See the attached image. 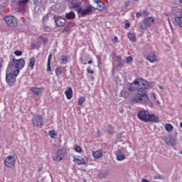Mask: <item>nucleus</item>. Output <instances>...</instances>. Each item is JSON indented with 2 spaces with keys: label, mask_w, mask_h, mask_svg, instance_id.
<instances>
[{
  "label": "nucleus",
  "mask_w": 182,
  "mask_h": 182,
  "mask_svg": "<svg viewBox=\"0 0 182 182\" xmlns=\"http://www.w3.org/2000/svg\"><path fill=\"white\" fill-rule=\"evenodd\" d=\"M129 28H130V23H126L124 24V28L125 29H129Z\"/></svg>",
  "instance_id": "43"
},
{
  "label": "nucleus",
  "mask_w": 182,
  "mask_h": 182,
  "mask_svg": "<svg viewBox=\"0 0 182 182\" xmlns=\"http://www.w3.org/2000/svg\"><path fill=\"white\" fill-rule=\"evenodd\" d=\"M95 2L97 4V9L98 11H103V9H105V4H103V2H102V1L100 0H95Z\"/></svg>",
  "instance_id": "22"
},
{
  "label": "nucleus",
  "mask_w": 182,
  "mask_h": 182,
  "mask_svg": "<svg viewBox=\"0 0 182 182\" xmlns=\"http://www.w3.org/2000/svg\"><path fill=\"white\" fill-rule=\"evenodd\" d=\"M156 22V19L153 16H149L144 18L141 22H140V29L142 31H144L147 29V28H150L153 23Z\"/></svg>",
  "instance_id": "5"
},
{
  "label": "nucleus",
  "mask_w": 182,
  "mask_h": 182,
  "mask_svg": "<svg viewBox=\"0 0 182 182\" xmlns=\"http://www.w3.org/2000/svg\"><path fill=\"white\" fill-rule=\"evenodd\" d=\"M45 89L43 87H33L31 88V90L32 91V93L35 95L36 96H42V92H43Z\"/></svg>",
  "instance_id": "15"
},
{
  "label": "nucleus",
  "mask_w": 182,
  "mask_h": 182,
  "mask_svg": "<svg viewBox=\"0 0 182 182\" xmlns=\"http://www.w3.org/2000/svg\"><path fill=\"white\" fill-rule=\"evenodd\" d=\"M140 16H142L141 11L136 14V18H140Z\"/></svg>",
  "instance_id": "44"
},
{
  "label": "nucleus",
  "mask_w": 182,
  "mask_h": 182,
  "mask_svg": "<svg viewBox=\"0 0 182 182\" xmlns=\"http://www.w3.org/2000/svg\"><path fill=\"white\" fill-rule=\"evenodd\" d=\"M84 65H87V63H84Z\"/></svg>",
  "instance_id": "60"
},
{
  "label": "nucleus",
  "mask_w": 182,
  "mask_h": 182,
  "mask_svg": "<svg viewBox=\"0 0 182 182\" xmlns=\"http://www.w3.org/2000/svg\"><path fill=\"white\" fill-rule=\"evenodd\" d=\"M146 60H149L151 63H154L157 60V58H156V55L154 53H151L149 55L146 57Z\"/></svg>",
  "instance_id": "21"
},
{
  "label": "nucleus",
  "mask_w": 182,
  "mask_h": 182,
  "mask_svg": "<svg viewBox=\"0 0 182 182\" xmlns=\"http://www.w3.org/2000/svg\"><path fill=\"white\" fill-rule=\"evenodd\" d=\"M92 157L95 159V160L102 159V157H103V151L102 150L92 151Z\"/></svg>",
  "instance_id": "17"
},
{
  "label": "nucleus",
  "mask_w": 182,
  "mask_h": 182,
  "mask_svg": "<svg viewBox=\"0 0 182 182\" xmlns=\"http://www.w3.org/2000/svg\"><path fill=\"white\" fill-rule=\"evenodd\" d=\"M19 75V73H16V71H14V70H10L9 68L7 67L6 69V82L9 85V86H14L15 85V82H16V77Z\"/></svg>",
  "instance_id": "4"
},
{
  "label": "nucleus",
  "mask_w": 182,
  "mask_h": 182,
  "mask_svg": "<svg viewBox=\"0 0 182 182\" xmlns=\"http://www.w3.org/2000/svg\"><path fill=\"white\" fill-rule=\"evenodd\" d=\"M92 9V7L90 6H87L86 7V9H82V7H79L77 9V14L78 15H80V16H86V15H89L90 14H91Z\"/></svg>",
  "instance_id": "11"
},
{
  "label": "nucleus",
  "mask_w": 182,
  "mask_h": 182,
  "mask_svg": "<svg viewBox=\"0 0 182 182\" xmlns=\"http://www.w3.org/2000/svg\"><path fill=\"white\" fill-rule=\"evenodd\" d=\"M174 19L176 25L180 28H182V16H176Z\"/></svg>",
  "instance_id": "23"
},
{
  "label": "nucleus",
  "mask_w": 182,
  "mask_h": 182,
  "mask_svg": "<svg viewBox=\"0 0 182 182\" xmlns=\"http://www.w3.org/2000/svg\"><path fill=\"white\" fill-rule=\"evenodd\" d=\"M3 21L9 28H16L18 26V18L14 16H6Z\"/></svg>",
  "instance_id": "6"
},
{
  "label": "nucleus",
  "mask_w": 182,
  "mask_h": 182,
  "mask_svg": "<svg viewBox=\"0 0 182 182\" xmlns=\"http://www.w3.org/2000/svg\"><path fill=\"white\" fill-rule=\"evenodd\" d=\"M92 60H89L88 62H87V63H88V65H91V63H92Z\"/></svg>",
  "instance_id": "53"
},
{
  "label": "nucleus",
  "mask_w": 182,
  "mask_h": 182,
  "mask_svg": "<svg viewBox=\"0 0 182 182\" xmlns=\"http://www.w3.org/2000/svg\"><path fill=\"white\" fill-rule=\"evenodd\" d=\"M55 72L56 76H58V77H59V76H60V75H62V69L60 68V67H57L55 68Z\"/></svg>",
  "instance_id": "33"
},
{
  "label": "nucleus",
  "mask_w": 182,
  "mask_h": 182,
  "mask_svg": "<svg viewBox=\"0 0 182 182\" xmlns=\"http://www.w3.org/2000/svg\"><path fill=\"white\" fill-rule=\"evenodd\" d=\"M73 162L75 164H77L78 166H81L82 164H86L87 163V158H83L82 156H74L73 157Z\"/></svg>",
  "instance_id": "13"
},
{
  "label": "nucleus",
  "mask_w": 182,
  "mask_h": 182,
  "mask_svg": "<svg viewBox=\"0 0 182 182\" xmlns=\"http://www.w3.org/2000/svg\"><path fill=\"white\" fill-rule=\"evenodd\" d=\"M52 70V68H50V63L48 61L47 63V72L49 73Z\"/></svg>",
  "instance_id": "38"
},
{
  "label": "nucleus",
  "mask_w": 182,
  "mask_h": 182,
  "mask_svg": "<svg viewBox=\"0 0 182 182\" xmlns=\"http://www.w3.org/2000/svg\"><path fill=\"white\" fill-rule=\"evenodd\" d=\"M80 5H82V3L78 2L76 0H73V1H70L69 4V6H70V9H75L76 8H77V9H79V8H80Z\"/></svg>",
  "instance_id": "18"
},
{
  "label": "nucleus",
  "mask_w": 182,
  "mask_h": 182,
  "mask_svg": "<svg viewBox=\"0 0 182 182\" xmlns=\"http://www.w3.org/2000/svg\"><path fill=\"white\" fill-rule=\"evenodd\" d=\"M76 26V23L73 22H69L66 24L64 29L62 30V33H68L72 31V28H75Z\"/></svg>",
  "instance_id": "14"
},
{
  "label": "nucleus",
  "mask_w": 182,
  "mask_h": 182,
  "mask_svg": "<svg viewBox=\"0 0 182 182\" xmlns=\"http://www.w3.org/2000/svg\"><path fill=\"white\" fill-rule=\"evenodd\" d=\"M126 61H127V63H130L133 62V58L132 56H128L126 58Z\"/></svg>",
  "instance_id": "35"
},
{
  "label": "nucleus",
  "mask_w": 182,
  "mask_h": 182,
  "mask_svg": "<svg viewBox=\"0 0 182 182\" xmlns=\"http://www.w3.org/2000/svg\"><path fill=\"white\" fill-rule=\"evenodd\" d=\"M16 163V158L12 155L8 156L5 161L4 164L6 167H9V168H14L15 167V164Z\"/></svg>",
  "instance_id": "8"
},
{
  "label": "nucleus",
  "mask_w": 182,
  "mask_h": 182,
  "mask_svg": "<svg viewBox=\"0 0 182 182\" xmlns=\"http://www.w3.org/2000/svg\"><path fill=\"white\" fill-rule=\"evenodd\" d=\"M108 127H109V129H111V130H108L109 134H113V133H114V129H112V127L110 125H109Z\"/></svg>",
  "instance_id": "40"
},
{
  "label": "nucleus",
  "mask_w": 182,
  "mask_h": 182,
  "mask_svg": "<svg viewBox=\"0 0 182 182\" xmlns=\"http://www.w3.org/2000/svg\"><path fill=\"white\" fill-rule=\"evenodd\" d=\"M87 73H91V74L95 73V71H93V70H92V68H90V67H88L87 68Z\"/></svg>",
  "instance_id": "39"
},
{
  "label": "nucleus",
  "mask_w": 182,
  "mask_h": 182,
  "mask_svg": "<svg viewBox=\"0 0 182 182\" xmlns=\"http://www.w3.org/2000/svg\"><path fill=\"white\" fill-rule=\"evenodd\" d=\"M116 156L117 160H118V161H123V160H126V156L124 155V149H117Z\"/></svg>",
  "instance_id": "12"
},
{
  "label": "nucleus",
  "mask_w": 182,
  "mask_h": 182,
  "mask_svg": "<svg viewBox=\"0 0 182 182\" xmlns=\"http://www.w3.org/2000/svg\"><path fill=\"white\" fill-rule=\"evenodd\" d=\"M139 89V85H135L134 82L133 84H131L130 87L128 88L129 92H134V90H136Z\"/></svg>",
  "instance_id": "28"
},
{
  "label": "nucleus",
  "mask_w": 182,
  "mask_h": 182,
  "mask_svg": "<svg viewBox=\"0 0 182 182\" xmlns=\"http://www.w3.org/2000/svg\"><path fill=\"white\" fill-rule=\"evenodd\" d=\"M4 62V59H0V70L2 69V63Z\"/></svg>",
  "instance_id": "47"
},
{
  "label": "nucleus",
  "mask_w": 182,
  "mask_h": 182,
  "mask_svg": "<svg viewBox=\"0 0 182 182\" xmlns=\"http://www.w3.org/2000/svg\"><path fill=\"white\" fill-rule=\"evenodd\" d=\"M28 68H30L31 70H33V68H35V57L29 59Z\"/></svg>",
  "instance_id": "25"
},
{
  "label": "nucleus",
  "mask_w": 182,
  "mask_h": 182,
  "mask_svg": "<svg viewBox=\"0 0 182 182\" xmlns=\"http://www.w3.org/2000/svg\"><path fill=\"white\" fill-rule=\"evenodd\" d=\"M49 134L51 139H56V136H58V134H56L55 130L50 131Z\"/></svg>",
  "instance_id": "32"
},
{
  "label": "nucleus",
  "mask_w": 182,
  "mask_h": 182,
  "mask_svg": "<svg viewBox=\"0 0 182 182\" xmlns=\"http://www.w3.org/2000/svg\"><path fill=\"white\" fill-rule=\"evenodd\" d=\"M41 38L42 39L43 43L44 45H46V43H48V38H42V37H41Z\"/></svg>",
  "instance_id": "41"
},
{
  "label": "nucleus",
  "mask_w": 182,
  "mask_h": 182,
  "mask_svg": "<svg viewBox=\"0 0 182 182\" xmlns=\"http://www.w3.org/2000/svg\"><path fill=\"white\" fill-rule=\"evenodd\" d=\"M171 29H172V30H173V26H171Z\"/></svg>",
  "instance_id": "58"
},
{
  "label": "nucleus",
  "mask_w": 182,
  "mask_h": 182,
  "mask_svg": "<svg viewBox=\"0 0 182 182\" xmlns=\"http://www.w3.org/2000/svg\"><path fill=\"white\" fill-rule=\"evenodd\" d=\"M65 95L66 96V98L68 100H70V99H72V97H73V90H72V87H68V90H66L65 91Z\"/></svg>",
  "instance_id": "19"
},
{
  "label": "nucleus",
  "mask_w": 182,
  "mask_h": 182,
  "mask_svg": "<svg viewBox=\"0 0 182 182\" xmlns=\"http://www.w3.org/2000/svg\"><path fill=\"white\" fill-rule=\"evenodd\" d=\"M128 38L131 42H136V35L134 33H128Z\"/></svg>",
  "instance_id": "29"
},
{
  "label": "nucleus",
  "mask_w": 182,
  "mask_h": 182,
  "mask_svg": "<svg viewBox=\"0 0 182 182\" xmlns=\"http://www.w3.org/2000/svg\"><path fill=\"white\" fill-rule=\"evenodd\" d=\"M16 72L17 74L20 73L21 70L25 68V60L23 58L16 59L14 58L9 63L8 67Z\"/></svg>",
  "instance_id": "3"
},
{
  "label": "nucleus",
  "mask_w": 182,
  "mask_h": 182,
  "mask_svg": "<svg viewBox=\"0 0 182 182\" xmlns=\"http://www.w3.org/2000/svg\"><path fill=\"white\" fill-rule=\"evenodd\" d=\"M142 16L146 17V16H149V11H147V10H144L142 11H141Z\"/></svg>",
  "instance_id": "34"
},
{
  "label": "nucleus",
  "mask_w": 182,
  "mask_h": 182,
  "mask_svg": "<svg viewBox=\"0 0 182 182\" xmlns=\"http://www.w3.org/2000/svg\"><path fill=\"white\" fill-rule=\"evenodd\" d=\"M75 150L77 153H82V148L79 146H75Z\"/></svg>",
  "instance_id": "37"
},
{
  "label": "nucleus",
  "mask_w": 182,
  "mask_h": 182,
  "mask_svg": "<svg viewBox=\"0 0 182 182\" xmlns=\"http://www.w3.org/2000/svg\"><path fill=\"white\" fill-rule=\"evenodd\" d=\"M75 16L76 15L74 11H70L65 14V18L68 20L75 19Z\"/></svg>",
  "instance_id": "26"
},
{
  "label": "nucleus",
  "mask_w": 182,
  "mask_h": 182,
  "mask_svg": "<svg viewBox=\"0 0 182 182\" xmlns=\"http://www.w3.org/2000/svg\"><path fill=\"white\" fill-rule=\"evenodd\" d=\"M164 127L166 132H172L173 129H174V127H173V125H171V124H166L164 125Z\"/></svg>",
  "instance_id": "30"
},
{
  "label": "nucleus",
  "mask_w": 182,
  "mask_h": 182,
  "mask_svg": "<svg viewBox=\"0 0 182 182\" xmlns=\"http://www.w3.org/2000/svg\"><path fill=\"white\" fill-rule=\"evenodd\" d=\"M159 89H160L161 90H163V86L159 85Z\"/></svg>",
  "instance_id": "54"
},
{
  "label": "nucleus",
  "mask_w": 182,
  "mask_h": 182,
  "mask_svg": "<svg viewBox=\"0 0 182 182\" xmlns=\"http://www.w3.org/2000/svg\"><path fill=\"white\" fill-rule=\"evenodd\" d=\"M112 41L114 43H117V42H119V38H117V36H115Z\"/></svg>",
  "instance_id": "42"
},
{
  "label": "nucleus",
  "mask_w": 182,
  "mask_h": 182,
  "mask_svg": "<svg viewBox=\"0 0 182 182\" xmlns=\"http://www.w3.org/2000/svg\"><path fill=\"white\" fill-rule=\"evenodd\" d=\"M178 14L181 16H182V9L178 11Z\"/></svg>",
  "instance_id": "52"
},
{
  "label": "nucleus",
  "mask_w": 182,
  "mask_h": 182,
  "mask_svg": "<svg viewBox=\"0 0 182 182\" xmlns=\"http://www.w3.org/2000/svg\"><path fill=\"white\" fill-rule=\"evenodd\" d=\"M121 97H124V99H127L129 97H130V93H129V92L122 90L120 92Z\"/></svg>",
  "instance_id": "27"
},
{
  "label": "nucleus",
  "mask_w": 182,
  "mask_h": 182,
  "mask_svg": "<svg viewBox=\"0 0 182 182\" xmlns=\"http://www.w3.org/2000/svg\"><path fill=\"white\" fill-rule=\"evenodd\" d=\"M29 2V0H19L18 1V5L20 8H22L21 12H25V6H26V4Z\"/></svg>",
  "instance_id": "20"
},
{
  "label": "nucleus",
  "mask_w": 182,
  "mask_h": 182,
  "mask_svg": "<svg viewBox=\"0 0 182 182\" xmlns=\"http://www.w3.org/2000/svg\"><path fill=\"white\" fill-rule=\"evenodd\" d=\"M137 117L141 122H144L145 123H157L159 120V117L155 114H150L149 112L144 110L139 111L137 114Z\"/></svg>",
  "instance_id": "2"
},
{
  "label": "nucleus",
  "mask_w": 182,
  "mask_h": 182,
  "mask_svg": "<svg viewBox=\"0 0 182 182\" xmlns=\"http://www.w3.org/2000/svg\"><path fill=\"white\" fill-rule=\"evenodd\" d=\"M52 60V54H50L48 55V62H49L50 63V60Z\"/></svg>",
  "instance_id": "46"
},
{
  "label": "nucleus",
  "mask_w": 182,
  "mask_h": 182,
  "mask_svg": "<svg viewBox=\"0 0 182 182\" xmlns=\"http://www.w3.org/2000/svg\"><path fill=\"white\" fill-rule=\"evenodd\" d=\"M14 55L16 56H22V51H21V50H16V51H14Z\"/></svg>",
  "instance_id": "36"
},
{
  "label": "nucleus",
  "mask_w": 182,
  "mask_h": 182,
  "mask_svg": "<svg viewBox=\"0 0 182 182\" xmlns=\"http://www.w3.org/2000/svg\"><path fill=\"white\" fill-rule=\"evenodd\" d=\"M181 4H182V0H178Z\"/></svg>",
  "instance_id": "57"
},
{
  "label": "nucleus",
  "mask_w": 182,
  "mask_h": 182,
  "mask_svg": "<svg viewBox=\"0 0 182 182\" xmlns=\"http://www.w3.org/2000/svg\"><path fill=\"white\" fill-rule=\"evenodd\" d=\"M142 182H150V181L146 179V178H142L141 180Z\"/></svg>",
  "instance_id": "49"
},
{
  "label": "nucleus",
  "mask_w": 182,
  "mask_h": 182,
  "mask_svg": "<svg viewBox=\"0 0 182 182\" xmlns=\"http://www.w3.org/2000/svg\"><path fill=\"white\" fill-rule=\"evenodd\" d=\"M168 22H169V23H170V20H168Z\"/></svg>",
  "instance_id": "61"
},
{
  "label": "nucleus",
  "mask_w": 182,
  "mask_h": 182,
  "mask_svg": "<svg viewBox=\"0 0 182 182\" xmlns=\"http://www.w3.org/2000/svg\"><path fill=\"white\" fill-rule=\"evenodd\" d=\"M4 11V6H0V14Z\"/></svg>",
  "instance_id": "50"
},
{
  "label": "nucleus",
  "mask_w": 182,
  "mask_h": 182,
  "mask_svg": "<svg viewBox=\"0 0 182 182\" xmlns=\"http://www.w3.org/2000/svg\"><path fill=\"white\" fill-rule=\"evenodd\" d=\"M134 85H138V92L135 97H132L131 102L132 103H143V102L147 103L149 98L147 95V89H149V82L139 78L134 82Z\"/></svg>",
  "instance_id": "1"
},
{
  "label": "nucleus",
  "mask_w": 182,
  "mask_h": 182,
  "mask_svg": "<svg viewBox=\"0 0 182 182\" xmlns=\"http://www.w3.org/2000/svg\"><path fill=\"white\" fill-rule=\"evenodd\" d=\"M60 65H66L68 63V57L65 55H61V58L58 59Z\"/></svg>",
  "instance_id": "24"
},
{
  "label": "nucleus",
  "mask_w": 182,
  "mask_h": 182,
  "mask_svg": "<svg viewBox=\"0 0 182 182\" xmlns=\"http://www.w3.org/2000/svg\"><path fill=\"white\" fill-rule=\"evenodd\" d=\"M134 1V2H138L139 0H132Z\"/></svg>",
  "instance_id": "56"
},
{
  "label": "nucleus",
  "mask_w": 182,
  "mask_h": 182,
  "mask_svg": "<svg viewBox=\"0 0 182 182\" xmlns=\"http://www.w3.org/2000/svg\"><path fill=\"white\" fill-rule=\"evenodd\" d=\"M85 102H86V97H80V98H78L79 106H82V105L85 103Z\"/></svg>",
  "instance_id": "31"
},
{
  "label": "nucleus",
  "mask_w": 182,
  "mask_h": 182,
  "mask_svg": "<svg viewBox=\"0 0 182 182\" xmlns=\"http://www.w3.org/2000/svg\"><path fill=\"white\" fill-rule=\"evenodd\" d=\"M32 124L33 127H42L43 124V118L41 115H35L32 118Z\"/></svg>",
  "instance_id": "9"
},
{
  "label": "nucleus",
  "mask_w": 182,
  "mask_h": 182,
  "mask_svg": "<svg viewBox=\"0 0 182 182\" xmlns=\"http://www.w3.org/2000/svg\"><path fill=\"white\" fill-rule=\"evenodd\" d=\"M56 154L57 155L53 157V160L54 161H62V160H63V159L68 156V150L66 148L63 147L57 150Z\"/></svg>",
  "instance_id": "7"
},
{
  "label": "nucleus",
  "mask_w": 182,
  "mask_h": 182,
  "mask_svg": "<svg viewBox=\"0 0 182 182\" xmlns=\"http://www.w3.org/2000/svg\"><path fill=\"white\" fill-rule=\"evenodd\" d=\"M42 170V168H39V171H41Z\"/></svg>",
  "instance_id": "59"
},
{
  "label": "nucleus",
  "mask_w": 182,
  "mask_h": 182,
  "mask_svg": "<svg viewBox=\"0 0 182 182\" xmlns=\"http://www.w3.org/2000/svg\"><path fill=\"white\" fill-rule=\"evenodd\" d=\"M130 5V1H126L124 2V6H129Z\"/></svg>",
  "instance_id": "45"
},
{
  "label": "nucleus",
  "mask_w": 182,
  "mask_h": 182,
  "mask_svg": "<svg viewBox=\"0 0 182 182\" xmlns=\"http://www.w3.org/2000/svg\"><path fill=\"white\" fill-rule=\"evenodd\" d=\"M53 20L57 28H62V26L66 25V18L61 16H54Z\"/></svg>",
  "instance_id": "10"
},
{
  "label": "nucleus",
  "mask_w": 182,
  "mask_h": 182,
  "mask_svg": "<svg viewBox=\"0 0 182 182\" xmlns=\"http://www.w3.org/2000/svg\"><path fill=\"white\" fill-rule=\"evenodd\" d=\"M117 59L119 62H122V57L121 56H117Z\"/></svg>",
  "instance_id": "48"
},
{
  "label": "nucleus",
  "mask_w": 182,
  "mask_h": 182,
  "mask_svg": "<svg viewBox=\"0 0 182 182\" xmlns=\"http://www.w3.org/2000/svg\"><path fill=\"white\" fill-rule=\"evenodd\" d=\"M157 105H160V101L156 102Z\"/></svg>",
  "instance_id": "55"
},
{
  "label": "nucleus",
  "mask_w": 182,
  "mask_h": 182,
  "mask_svg": "<svg viewBox=\"0 0 182 182\" xmlns=\"http://www.w3.org/2000/svg\"><path fill=\"white\" fill-rule=\"evenodd\" d=\"M152 97L154 98V100H156V94L154 92L152 93Z\"/></svg>",
  "instance_id": "51"
},
{
  "label": "nucleus",
  "mask_w": 182,
  "mask_h": 182,
  "mask_svg": "<svg viewBox=\"0 0 182 182\" xmlns=\"http://www.w3.org/2000/svg\"><path fill=\"white\" fill-rule=\"evenodd\" d=\"M164 140L165 143H166L168 144V146H176V139L173 138V136H169L166 138H164Z\"/></svg>",
  "instance_id": "16"
}]
</instances>
